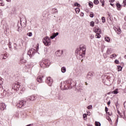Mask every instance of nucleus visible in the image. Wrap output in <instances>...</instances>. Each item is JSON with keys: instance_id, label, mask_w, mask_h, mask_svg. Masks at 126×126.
Returning <instances> with one entry per match:
<instances>
[{"instance_id": "nucleus-57", "label": "nucleus", "mask_w": 126, "mask_h": 126, "mask_svg": "<svg viewBox=\"0 0 126 126\" xmlns=\"http://www.w3.org/2000/svg\"><path fill=\"white\" fill-rule=\"evenodd\" d=\"M106 114H108V116H111V115H112V114L110 113V112H107Z\"/></svg>"}, {"instance_id": "nucleus-48", "label": "nucleus", "mask_w": 126, "mask_h": 126, "mask_svg": "<svg viewBox=\"0 0 126 126\" xmlns=\"http://www.w3.org/2000/svg\"><path fill=\"white\" fill-rule=\"evenodd\" d=\"M106 118L107 120H108V121H109V122H110V121H112V120H111V118H110V117L107 116Z\"/></svg>"}, {"instance_id": "nucleus-55", "label": "nucleus", "mask_w": 126, "mask_h": 126, "mask_svg": "<svg viewBox=\"0 0 126 126\" xmlns=\"http://www.w3.org/2000/svg\"><path fill=\"white\" fill-rule=\"evenodd\" d=\"M117 113L118 114H119V116H121L122 114L121 113V112H120L119 110H117Z\"/></svg>"}, {"instance_id": "nucleus-9", "label": "nucleus", "mask_w": 126, "mask_h": 126, "mask_svg": "<svg viewBox=\"0 0 126 126\" xmlns=\"http://www.w3.org/2000/svg\"><path fill=\"white\" fill-rule=\"evenodd\" d=\"M45 82L49 85V86H52V84H53V79L50 77H48L45 80Z\"/></svg>"}, {"instance_id": "nucleus-19", "label": "nucleus", "mask_w": 126, "mask_h": 126, "mask_svg": "<svg viewBox=\"0 0 126 126\" xmlns=\"http://www.w3.org/2000/svg\"><path fill=\"white\" fill-rule=\"evenodd\" d=\"M93 77V74H92V73L91 72H89L88 75H87V78H88V79H92Z\"/></svg>"}, {"instance_id": "nucleus-50", "label": "nucleus", "mask_w": 126, "mask_h": 126, "mask_svg": "<svg viewBox=\"0 0 126 126\" xmlns=\"http://www.w3.org/2000/svg\"><path fill=\"white\" fill-rule=\"evenodd\" d=\"M86 117H87V114H84L83 115V118L84 119H85V118H86Z\"/></svg>"}, {"instance_id": "nucleus-46", "label": "nucleus", "mask_w": 126, "mask_h": 126, "mask_svg": "<svg viewBox=\"0 0 126 126\" xmlns=\"http://www.w3.org/2000/svg\"><path fill=\"white\" fill-rule=\"evenodd\" d=\"M47 11H44L43 12V17L45 16V15H46L47 14Z\"/></svg>"}, {"instance_id": "nucleus-31", "label": "nucleus", "mask_w": 126, "mask_h": 126, "mask_svg": "<svg viewBox=\"0 0 126 126\" xmlns=\"http://www.w3.org/2000/svg\"><path fill=\"white\" fill-rule=\"evenodd\" d=\"M76 13H79L80 12V9L78 7L75 8Z\"/></svg>"}, {"instance_id": "nucleus-14", "label": "nucleus", "mask_w": 126, "mask_h": 126, "mask_svg": "<svg viewBox=\"0 0 126 126\" xmlns=\"http://www.w3.org/2000/svg\"><path fill=\"white\" fill-rule=\"evenodd\" d=\"M43 78H44V76H39L37 77L36 80L37 82H39V83H42L43 82Z\"/></svg>"}, {"instance_id": "nucleus-39", "label": "nucleus", "mask_w": 126, "mask_h": 126, "mask_svg": "<svg viewBox=\"0 0 126 126\" xmlns=\"http://www.w3.org/2000/svg\"><path fill=\"white\" fill-rule=\"evenodd\" d=\"M93 107L92 106V105H89L88 107H87V109H88L89 110H92Z\"/></svg>"}, {"instance_id": "nucleus-18", "label": "nucleus", "mask_w": 126, "mask_h": 126, "mask_svg": "<svg viewBox=\"0 0 126 126\" xmlns=\"http://www.w3.org/2000/svg\"><path fill=\"white\" fill-rule=\"evenodd\" d=\"M32 54H33V51L32 50V49L28 52L27 55L29 56V58H32Z\"/></svg>"}, {"instance_id": "nucleus-8", "label": "nucleus", "mask_w": 126, "mask_h": 126, "mask_svg": "<svg viewBox=\"0 0 126 126\" xmlns=\"http://www.w3.org/2000/svg\"><path fill=\"white\" fill-rule=\"evenodd\" d=\"M53 97L55 100H62V96L59 93H54Z\"/></svg>"}, {"instance_id": "nucleus-22", "label": "nucleus", "mask_w": 126, "mask_h": 126, "mask_svg": "<svg viewBox=\"0 0 126 126\" xmlns=\"http://www.w3.org/2000/svg\"><path fill=\"white\" fill-rule=\"evenodd\" d=\"M95 32L96 34H101V29H96L95 30Z\"/></svg>"}, {"instance_id": "nucleus-2", "label": "nucleus", "mask_w": 126, "mask_h": 126, "mask_svg": "<svg viewBox=\"0 0 126 126\" xmlns=\"http://www.w3.org/2000/svg\"><path fill=\"white\" fill-rule=\"evenodd\" d=\"M76 84L71 79L65 81L63 83V86L62 85L60 87L63 90H67V89H71L72 87L75 86Z\"/></svg>"}, {"instance_id": "nucleus-24", "label": "nucleus", "mask_w": 126, "mask_h": 126, "mask_svg": "<svg viewBox=\"0 0 126 126\" xmlns=\"http://www.w3.org/2000/svg\"><path fill=\"white\" fill-rule=\"evenodd\" d=\"M61 71L62 72H63V73H64V72L66 71V68H65V67L64 66L62 67L61 68Z\"/></svg>"}, {"instance_id": "nucleus-38", "label": "nucleus", "mask_w": 126, "mask_h": 126, "mask_svg": "<svg viewBox=\"0 0 126 126\" xmlns=\"http://www.w3.org/2000/svg\"><path fill=\"white\" fill-rule=\"evenodd\" d=\"M105 40L106 41V42H110V38L109 37H106L105 38Z\"/></svg>"}, {"instance_id": "nucleus-37", "label": "nucleus", "mask_w": 126, "mask_h": 126, "mask_svg": "<svg viewBox=\"0 0 126 126\" xmlns=\"http://www.w3.org/2000/svg\"><path fill=\"white\" fill-rule=\"evenodd\" d=\"M0 5L1 6H3L4 5V3H3V1L0 0Z\"/></svg>"}, {"instance_id": "nucleus-59", "label": "nucleus", "mask_w": 126, "mask_h": 126, "mask_svg": "<svg viewBox=\"0 0 126 126\" xmlns=\"http://www.w3.org/2000/svg\"><path fill=\"white\" fill-rule=\"evenodd\" d=\"M6 58H7V57H6V56H4L3 57V59L4 60H5V59H6Z\"/></svg>"}, {"instance_id": "nucleus-5", "label": "nucleus", "mask_w": 126, "mask_h": 126, "mask_svg": "<svg viewBox=\"0 0 126 126\" xmlns=\"http://www.w3.org/2000/svg\"><path fill=\"white\" fill-rule=\"evenodd\" d=\"M25 105H26V99L20 100L17 103V107L18 108H22V107H24V106H25Z\"/></svg>"}, {"instance_id": "nucleus-34", "label": "nucleus", "mask_w": 126, "mask_h": 126, "mask_svg": "<svg viewBox=\"0 0 126 126\" xmlns=\"http://www.w3.org/2000/svg\"><path fill=\"white\" fill-rule=\"evenodd\" d=\"M100 37H101V35H100V33H96V34L95 35V38L99 39Z\"/></svg>"}, {"instance_id": "nucleus-40", "label": "nucleus", "mask_w": 126, "mask_h": 126, "mask_svg": "<svg viewBox=\"0 0 126 126\" xmlns=\"http://www.w3.org/2000/svg\"><path fill=\"white\" fill-rule=\"evenodd\" d=\"M94 4H98V3H99V1L98 0H94Z\"/></svg>"}, {"instance_id": "nucleus-16", "label": "nucleus", "mask_w": 126, "mask_h": 126, "mask_svg": "<svg viewBox=\"0 0 126 126\" xmlns=\"http://www.w3.org/2000/svg\"><path fill=\"white\" fill-rule=\"evenodd\" d=\"M56 55L57 57H61L63 54V50H58L56 53Z\"/></svg>"}, {"instance_id": "nucleus-42", "label": "nucleus", "mask_w": 126, "mask_h": 126, "mask_svg": "<svg viewBox=\"0 0 126 126\" xmlns=\"http://www.w3.org/2000/svg\"><path fill=\"white\" fill-rule=\"evenodd\" d=\"M126 0H124L123 3V6H126Z\"/></svg>"}, {"instance_id": "nucleus-45", "label": "nucleus", "mask_w": 126, "mask_h": 126, "mask_svg": "<svg viewBox=\"0 0 126 126\" xmlns=\"http://www.w3.org/2000/svg\"><path fill=\"white\" fill-rule=\"evenodd\" d=\"M27 35H28V36H29V37H32V33L31 32H29V33H27Z\"/></svg>"}, {"instance_id": "nucleus-12", "label": "nucleus", "mask_w": 126, "mask_h": 126, "mask_svg": "<svg viewBox=\"0 0 126 126\" xmlns=\"http://www.w3.org/2000/svg\"><path fill=\"white\" fill-rule=\"evenodd\" d=\"M19 63L21 64H25L26 63V61L24 60V55H23L20 58Z\"/></svg>"}, {"instance_id": "nucleus-49", "label": "nucleus", "mask_w": 126, "mask_h": 126, "mask_svg": "<svg viewBox=\"0 0 126 126\" xmlns=\"http://www.w3.org/2000/svg\"><path fill=\"white\" fill-rule=\"evenodd\" d=\"M108 111H109V108H108V107H105V111L106 112V113H108Z\"/></svg>"}, {"instance_id": "nucleus-36", "label": "nucleus", "mask_w": 126, "mask_h": 126, "mask_svg": "<svg viewBox=\"0 0 126 126\" xmlns=\"http://www.w3.org/2000/svg\"><path fill=\"white\" fill-rule=\"evenodd\" d=\"M101 20L102 21V23H105V22H106V19L104 18V17H101Z\"/></svg>"}, {"instance_id": "nucleus-33", "label": "nucleus", "mask_w": 126, "mask_h": 126, "mask_svg": "<svg viewBox=\"0 0 126 126\" xmlns=\"http://www.w3.org/2000/svg\"><path fill=\"white\" fill-rule=\"evenodd\" d=\"M19 44H20L21 45L22 44V46H23V44H24V40L20 39Z\"/></svg>"}, {"instance_id": "nucleus-64", "label": "nucleus", "mask_w": 126, "mask_h": 126, "mask_svg": "<svg viewBox=\"0 0 126 126\" xmlns=\"http://www.w3.org/2000/svg\"><path fill=\"white\" fill-rule=\"evenodd\" d=\"M93 38H94V36H91V39H93Z\"/></svg>"}, {"instance_id": "nucleus-13", "label": "nucleus", "mask_w": 126, "mask_h": 126, "mask_svg": "<svg viewBox=\"0 0 126 126\" xmlns=\"http://www.w3.org/2000/svg\"><path fill=\"white\" fill-rule=\"evenodd\" d=\"M76 75L77 76H81L82 75V70L80 68L76 69Z\"/></svg>"}, {"instance_id": "nucleus-52", "label": "nucleus", "mask_w": 126, "mask_h": 126, "mask_svg": "<svg viewBox=\"0 0 126 126\" xmlns=\"http://www.w3.org/2000/svg\"><path fill=\"white\" fill-rule=\"evenodd\" d=\"M115 63H116L117 64H119V60H116L115 61Z\"/></svg>"}, {"instance_id": "nucleus-41", "label": "nucleus", "mask_w": 126, "mask_h": 126, "mask_svg": "<svg viewBox=\"0 0 126 126\" xmlns=\"http://www.w3.org/2000/svg\"><path fill=\"white\" fill-rule=\"evenodd\" d=\"M90 17H91L92 18H93V17H94V15L93 14V12H91V13L90 14Z\"/></svg>"}, {"instance_id": "nucleus-62", "label": "nucleus", "mask_w": 126, "mask_h": 126, "mask_svg": "<svg viewBox=\"0 0 126 126\" xmlns=\"http://www.w3.org/2000/svg\"><path fill=\"white\" fill-rule=\"evenodd\" d=\"M111 104V101H109L108 102H107V105H110Z\"/></svg>"}, {"instance_id": "nucleus-15", "label": "nucleus", "mask_w": 126, "mask_h": 126, "mask_svg": "<svg viewBox=\"0 0 126 126\" xmlns=\"http://www.w3.org/2000/svg\"><path fill=\"white\" fill-rule=\"evenodd\" d=\"M6 108V105H5V104L4 103H1L0 104V109L1 111H3L4 110H5V108Z\"/></svg>"}, {"instance_id": "nucleus-25", "label": "nucleus", "mask_w": 126, "mask_h": 126, "mask_svg": "<svg viewBox=\"0 0 126 126\" xmlns=\"http://www.w3.org/2000/svg\"><path fill=\"white\" fill-rule=\"evenodd\" d=\"M118 90V89H116L114 91L111 92V94H118L119 93Z\"/></svg>"}, {"instance_id": "nucleus-47", "label": "nucleus", "mask_w": 126, "mask_h": 126, "mask_svg": "<svg viewBox=\"0 0 126 126\" xmlns=\"http://www.w3.org/2000/svg\"><path fill=\"white\" fill-rule=\"evenodd\" d=\"M104 78H105L106 81L108 80L109 81H110V80L109 79V77L104 76Z\"/></svg>"}, {"instance_id": "nucleus-30", "label": "nucleus", "mask_w": 126, "mask_h": 126, "mask_svg": "<svg viewBox=\"0 0 126 126\" xmlns=\"http://www.w3.org/2000/svg\"><path fill=\"white\" fill-rule=\"evenodd\" d=\"M116 57H117V55L116 54H114L111 55V59H116Z\"/></svg>"}, {"instance_id": "nucleus-56", "label": "nucleus", "mask_w": 126, "mask_h": 126, "mask_svg": "<svg viewBox=\"0 0 126 126\" xmlns=\"http://www.w3.org/2000/svg\"><path fill=\"white\" fill-rule=\"evenodd\" d=\"M124 108H126V101L124 102Z\"/></svg>"}, {"instance_id": "nucleus-54", "label": "nucleus", "mask_w": 126, "mask_h": 126, "mask_svg": "<svg viewBox=\"0 0 126 126\" xmlns=\"http://www.w3.org/2000/svg\"><path fill=\"white\" fill-rule=\"evenodd\" d=\"M53 10H54L55 13L56 12L58 13V10H57V9H55V8L53 9Z\"/></svg>"}, {"instance_id": "nucleus-17", "label": "nucleus", "mask_w": 126, "mask_h": 126, "mask_svg": "<svg viewBox=\"0 0 126 126\" xmlns=\"http://www.w3.org/2000/svg\"><path fill=\"white\" fill-rule=\"evenodd\" d=\"M36 99V96H34V95H32V96H29L27 98V100L28 101H34Z\"/></svg>"}, {"instance_id": "nucleus-43", "label": "nucleus", "mask_w": 126, "mask_h": 126, "mask_svg": "<svg viewBox=\"0 0 126 126\" xmlns=\"http://www.w3.org/2000/svg\"><path fill=\"white\" fill-rule=\"evenodd\" d=\"M3 79L0 78V86L3 83Z\"/></svg>"}, {"instance_id": "nucleus-29", "label": "nucleus", "mask_w": 126, "mask_h": 126, "mask_svg": "<svg viewBox=\"0 0 126 126\" xmlns=\"http://www.w3.org/2000/svg\"><path fill=\"white\" fill-rule=\"evenodd\" d=\"M89 6H90V7H91V8H92V7H93V2H92V1H90L89 2Z\"/></svg>"}, {"instance_id": "nucleus-21", "label": "nucleus", "mask_w": 126, "mask_h": 126, "mask_svg": "<svg viewBox=\"0 0 126 126\" xmlns=\"http://www.w3.org/2000/svg\"><path fill=\"white\" fill-rule=\"evenodd\" d=\"M115 32L118 35H120L121 33H122V31H121V29L120 28H115Z\"/></svg>"}, {"instance_id": "nucleus-53", "label": "nucleus", "mask_w": 126, "mask_h": 126, "mask_svg": "<svg viewBox=\"0 0 126 126\" xmlns=\"http://www.w3.org/2000/svg\"><path fill=\"white\" fill-rule=\"evenodd\" d=\"M99 20H98V19L95 20V23H96V24H98L99 23Z\"/></svg>"}, {"instance_id": "nucleus-63", "label": "nucleus", "mask_w": 126, "mask_h": 126, "mask_svg": "<svg viewBox=\"0 0 126 126\" xmlns=\"http://www.w3.org/2000/svg\"><path fill=\"white\" fill-rule=\"evenodd\" d=\"M9 46V48L10 49V50H11V45H8Z\"/></svg>"}, {"instance_id": "nucleus-3", "label": "nucleus", "mask_w": 126, "mask_h": 126, "mask_svg": "<svg viewBox=\"0 0 126 126\" xmlns=\"http://www.w3.org/2000/svg\"><path fill=\"white\" fill-rule=\"evenodd\" d=\"M26 18H21L20 22H19L17 25V31L18 32H21L22 31V28H25L26 27Z\"/></svg>"}, {"instance_id": "nucleus-1", "label": "nucleus", "mask_w": 126, "mask_h": 126, "mask_svg": "<svg viewBox=\"0 0 126 126\" xmlns=\"http://www.w3.org/2000/svg\"><path fill=\"white\" fill-rule=\"evenodd\" d=\"M75 53L77 58L79 60H81L82 58L85 57V53H86V46L84 45H81L79 48H77L75 50Z\"/></svg>"}, {"instance_id": "nucleus-4", "label": "nucleus", "mask_w": 126, "mask_h": 126, "mask_svg": "<svg viewBox=\"0 0 126 126\" xmlns=\"http://www.w3.org/2000/svg\"><path fill=\"white\" fill-rule=\"evenodd\" d=\"M50 64H51L50 61L47 59L43 60L40 63V66L41 67H42V68H45V67H49V66H50Z\"/></svg>"}, {"instance_id": "nucleus-35", "label": "nucleus", "mask_w": 126, "mask_h": 126, "mask_svg": "<svg viewBox=\"0 0 126 126\" xmlns=\"http://www.w3.org/2000/svg\"><path fill=\"white\" fill-rule=\"evenodd\" d=\"M75 6H77V7H80V4L78 3V2H75L74 3Z\"/></svg>"}, {"instance_id": "nucleus-51", "label": "nucleus", "mask_w": 126, "mask_h": 126, "mask_svg": "<svg viewBox=\"0 0 126 126\" xmlns=\"http://www.w3.org/2000/svg\"><path fill=\"white\" fill-rule=\"evenodd\" d=\"M110 49H107V51H106V53H107V54H110V53H111L110 52Z\"/></svg>"}, {"instance_id": "nucleus-60", "label": "nucleus", "mask_w": 126, "mask_h": 126, "mask_svg": "<svg viewBox=\"0 0 126 126\" xmlns=\"http://www.w3.org/2000/svg\"><path fill=\"white\" fill-rule=\"evenodd\" d=\"M8 46L11 45V42H10V40H9V43L8 44Z\"/></svg>"}, {"instance_id": "nucleus-7", "label": "nucleus", "mask_w": 126, "mask_h": 126, "mask_svg": "<svg viewBox=\"0 0 126 126\" xmlns=\"http://www.w3.org/2000/svg\"><path fill=\"white\" fill-rule=\"evenodd\" d=\"M6 95V91L2 87H0V98H3Z\"/></svg>"}, {"instance_id": "nucleus-32", "label": "nucleus", "mask_w": 126, "mask_h": 126, "mask_svg": "<svg viewBox=\"0 0 126 126\" xmlns=\"http://www.w3.org/2000/svg\"><path fill=\"white\" fill-rule=\"evenodd\" d=\"M95 126H101V123L99 122H95Z\"/></svg>"}, {"instance_id": "nucleus-28", "label": "nucleus", "mask_w": 126, "mask_h": 126, "mask_svg": "<svg viewBox=\"0 0 126 126\" xmlns=\"http://www.w3.org/2000/svg\"><path fill=\"white\" fill-rule=\"evenodd\" d=\"M90 25L92 27H94V26L95 25V22H94V21L91 22L90 23Z\"/></svg>"}, {"instance_id": "nucleus-26", "label": "nucleus", "mask_w": 126, "mask_h": 126, "mask_svg": "<svg viewBox=\"0 0 126 126\" xmlns=\"http://www.w3.org/2000/svg\"><path fill=\"white\" fill-rule=\"evenodd\" d=\"M117 69H118V71H122L123 69V67L121 66V65H119L118 66Z\"/></svg>"}, {"instance_id": "nucleus-23", "label": "nucleus", "mask_w": 126, "mask_h": 126, "mask_svg": "<svg viewBox=\"0 0 126 126\" xmlns=\"http://www.w3.org/2000/svg\"><path fill=\"white\" fill-rule=\"evenodd\" d=\"M116 6L118 8V10H121V8L122 7V5L120 4L119 3H116Z\"/></svg>"}, {"instance_id": "nucleus-44", "label": "nucleus", "mask_w": 126, "mask_h": 126, "mask_svg": "<svg viewBox=\"0 0 126 126\" xmlns=\"http://www.w3.org/2000/svg\"><path fill=\"white\" fill-rule=\"evenodd\" d=\"M32 56H34L35 55V53H36V51L34 49H32Z\"/></svg>"}, {"instance_id": "nucleus-20", "label": "nucleus", "mask_w": 126, "mask_h": 126, "mask_svg": "<svg viewBox=\"0 0 126 126\" xmlns=\"http://www.w3.org/2000/svg\"><path fill=\"white\" fill-rule=\"evenodd\" d=\"M59 35V32L55 33L54 32L52 33V35L50 36V39H54V38H56L57 36Z\"/></svg>"}, {"instance_id": "nucleus-27", "label": "nucleus", "mask_w": 126, "mask_h": 126, "mask_svg": "<svg viewBox=\"0 0 126 126\" xmlns=\"http://www.w3.org/2000/svg\"><path fill=\"white\" fill-rule=\"evenodd\" d=\"M100 2L102 3V6H105V0H100Z\"/></svg>"}, {"instance_id": "nucleus-61", "label": "nucleus", "mask_w": 126, "mask_h": 126, "mask_svg": "<svg viewBox=\"0 0 126 126\" xmlns=\"http://www.w3.org/2000/svg\"><path fill=\"white\" fill-rule=\"evenodd\" d=\"M80 15L81 16H84V13H81V14H80Z\"/></svg>"}, {"instance_id": "nucleus-58", "label": "nucleus", "mask_w": 126, "mask_h": 126, "mask_svg": "<svg viewBox=\"0 0 126 126\" xmlns=\"http://www.w3.org/2000/svg\"><path fill=\"white\" fill-rule=\"evenodd\" d=\"M109 2H114L115 1V0H109Z\"/></svg>"}, {"instance_id": "nucleus-10", "label": "nucleus", "mask_w": 126, "mask_h": 126, "mask_svg": "<svg viewBox=\"0 0 126 126\" xmlns=\"http://www.w3.org/2000/svg\"><path fill=\"white\" fill-rule=\"evenodd\" d=\"M20 87V85H19L18 83L17 84H14L12 85V89H13L15 91H18L19 90V88Z\"/></svg>"}, {"instance_id": "nucleus-6", "label": "nucleus", "mask_w": 126, "mask_h": 126, "mask_svg": "<svg viewBox=\"0 0 126 126\" xmlns=\"http://www.w3.org/2000/svg\"><path fill=\"white\" fill-rule=\"evenodd\" d=\"M43 43L45 46H50L51 45V38L49 36H46L44 38Z\"/></svg>"}, {"instance_id": "nucleus-11", "label": "nucleus", "mask_w": 126, "mask_h": 126, "mask_svg": "<svg viewBox=\"0 0 126 126\" xmlns=\"http://www.w3.org/2000/svg\"><path fill=\"white\" fill-rule=\"evenodd\" d=\"M13 47V49L15 51H18L19 49H21V44L19 43L18 45H17L16 43H14Z\"/></svg>"}]
</instances>
